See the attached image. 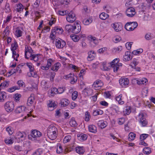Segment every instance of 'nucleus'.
Returning a JSON list of instances; mask_svg holds the SVG:
<instances>
[{"instance_id": "f257e3e1", "label": "nucleus", "mask_w": 155, "mask_h": 155, "mask_svg": "<svg viewBox=\"0 0 155 155\" xmlns=\"http://www.w3.org/2000/svg\"><path fill=\"white\" fill-rule=\"evenodd\" d=\"M58 130L56 127L51 125L48 127L47 134L48 137L51 140L55 139L57 136Z\"/></svg>"}, {"instance_id": "f03ea898", "label": "nucleus", "mask_w": 155, "mask_h": 155, "mask_svg": "<svg viewBox=\"0 0 155 155\" xmlns=\"http://www.w3.org/2000/svg\"><path fill=\"white\" fill-rule=\"evenodd\" d=\"M119 58H116L114 59L110 63V65L113 68L114 72H117L120 67L122 66V64L119 63Z\"/></svg>"}, {"instance_id": "7ed1b4c3", "label": "nucleus", "mask_w": 155, "mask_h": 155, "mask_svg": "<svg viewBox=\"0 0 155 155\" xmlns=\"http://www.w3.org/2000/svg\"><path fill=\"white\" fill-rule=\"evenodd\" d=\"M138 26L137 22H127L125 25V28L127 31H132Z\"/></svg>"}, {"instance_id": "20e7f679", "label": "nucleus", "mask_w": 155, "mask_h": 155, "mask_svg": "<svg viewBox=\"0 0 155 155\" xmlns=\"http://www.w3.org/2000/svg\"><path fill=\"white\" fill-rule=\"evenodd\" d=\"M15 105L13 102L8 101L5 104L4 107L5 110L8 112H10L14 109Z\"/></svg>"}, {"instance_id": "39448f33", "label": "nucleus", "mask_w": 155, "mask_h": 155, "mask_svg": "<svg viewBox=\"0 0 155 155\" xmlns=\"http://www.w3.org/2000/svg\"><path fill=\"white\" fill-rule=\"evenodd\" d=\"M41 135L40 132L36 130H32L31 132V134L28 136L29 139L32 140V138L39 137Z\"/></svg>"}, {"instance_id": "423d86ee", "label": "nucleus", "mask_w": 155, "mask_h": 155, "mask_svg": "<svg viewBox=\"0 0 155 155\" xmlns=\"http://www.w3.org/2000/svg\"><path fill=\"white\" fill-rule=\"evenodd\" d=\"M65 42L61 39H56L55 41V46L58 48H62L66 45Z\"/></svg>"}, {"instance_id": "0eeeda50", "label": "nucleus", "mask_w": 155, "mask_h": 155, "mask_svg": "<svg viewBox=\"0 0 155 155\" xmlns=\"http://www.w3.org/2000/svg\"><path fill=\"white\" fill-rule=\"evenodd\" d=\"M76 18L75 14L72 11H71L66 17L67 21L70 23L73 22L76 20Z\"/></svg>"}, {"instance_id": "6e6552de", "label": "nucleus", "mask_w": 155, "mask_h": 155, "mask_svg": "<svg viewBox=\"0 0 155 155\" xmlns=\"http://www.w3.org/2000/svg\"><path fill=\"white\" fill-rule=\"evenodd\" d=\"M138 116L140 118V122L143 127L146 126L148 122L146 119L144 118L143 113H141L139 114Z\"/></svg>"}, {"instance_id": "1a4fd4ad", "label": "nucleus", "mask_w": 155, "mask_h": 155, "mask_svg": "<svg viewBox=\"0 0 155 155\" xmlns=\"http://www.w3.org/2000/svg\"><path fill=\"white\" fill-rule=\"evenodd\" d=\"M111 26L116 32L120 31L122 28V24L120 22H115L111 24Z\"/></svg>"}, {"instance_id": "9d476101", "label": "nucleus", "mask_w": 155, "mask_h": 155, "mask_svg": "<svg viewBox=\"0 0 155 155\" xmlns=\"http://www.w3.org/2000/svg\"><path fill=\"white\" fill-rule=\"evenodd\" d=\"M126 12L127 16L130 17H133L136 14L135 9L133 8H128L127 9Z\"/></svg>"}, {"instance_id": "9b49d317", "label": "nucleus", "mask_w": 155, "mask_h": 155, "mask_svg": "<svg viewBox=\"0 0 155 155\" xmlns=\"http://www.w3.org/2000/svg\"><path fill=\"white\" fill-rule=\"evenodd\" d=\"M53 61L52 59L49 58L47 61V64L46 66H42L41 67V69L43 70H48L49 67H51L52 63Z\"/></svg>"}, {"instance_id": "f8f14e48", "label": "nucleus", "mask_w": 155, "mask_h": 155, "mask_svg": "<svg viewBox=\"0 0 155 155\" xmlns=\"http://www.w3.org/2000/svg\"><path fill=\"white\" fill-rule=\"evenodd\" d=\"M119 81L120 84L123 87L129 84V81L127 78H121Z\"/></svg>"}, {"instance_id": "ddd939ff", "label": "nucleus", "mask_w": 155, "mask_h": 155, "mask_svg": "<svg viewBox=\"0 0 155 155\" xmlns=\"http://www.w3.org/2000/svg\"><path fill=\"white\" fill-rule=\"evenodd\" d=\"M26 134L24 132L19 131L16 133V135L18 139L24 140L26 137Z\"/></svg>"}, {"instance_id": "4468645a", "label": "nucleus", "mask_w": 155, "mask_h": 155, "mask_svg": "<svg viewBox=\"0 0 155 155\" xmlns=\"http://www.w3.org/2000/svg\"><path fill=\"white\" fill-rule=\"evenodd\" d=\"M71 38L72 40L74 42H77L78 41L80 38H84L85 37V35H81L79 36H78L76 35H71Z\"/></svg>"}, {"instance_id": "2eb2a0df", "label": "nucleus", "mask_w": 155, "mask_h": 155, "mask_svg": "<svg viewBox=\"0 0 155 155\" xmlns=\"http://www.w3.org/2000/svg\"><path fill=\"white\" fill-rule=\"evenodd\" d=\"M82 92L86 96H90L92 94L93 90L87 87L83 90Z\"/></svg>"}, {"instance_id": "dca6fc26", "label": "nucleus", "mask_w": 155, "mask_h": 155, "mask_svg": "<svg viewBox=\"0 0 155 155\" xmlns=\"http://www.w3.org/2000/svg\"><path fill=\"white\" fill-rule=\"evenodd\" d=\"M81 31V26L80 25H78L77 26L74 25L73 26L72 33L77 34L79 33Z\"/></svg>"}, {"instance_id": "f3484780", "label": "nucleus", "mask_w": 155, "mask_h": 155, "mask_svg": "<svg viewBox=\"0 0 155 155\" xmlns=\"http://www.w3.org/2000/svg\"><path fill=\"white\" fill-rule=\"evenodd\" d=\"M132 57L130 55V53L129 51H126L123 56V60L125 61H127L130 60Z\"/></svg>"}, {"instance_id": "a211bd4d", "label": "nucleus", "mask_w": 155, "mask_h": 155, "mask_svg": "<svg viewBox=\"0 0 155 155\" xmlns=\"http://www.w3.org/2000/svg\"><path fill=\"white\" fill-rule=\"evenodd\" d=\"M56 105V104L54 103V101H49L48 104V110L50 111L53 110L55 108Z\"/></svg>"}, {"instance_id": "6ab92c4d", "label": "nucleus", "mask_w": 155, "mask_h": 155, "mask_svg": "<svg viewBox=\"0 0 155 155\" xmlns=\"http://www.w3.org/2000/svg\"><path fill=\"white\" fill-rule=\"evenodd\" d=\"M22 28L21 27H18L16 28L15 34L17 37H19L22 36Z\"/></svg>"}, {"instance_id": "aec40b11", "label": "nucleus", "mask_w": 155, "mask_h": 155, "mask_svg": "<svg viewBox=\"0 0 155 155\" xmlns=\"http://www.w3.org/2000/svg\"><path fill=\"white\" fill-rule=\"evenodd\" d=\"M90 41L91 44L92 45L94 44L93 46H96L97 45L98 43V40L95 37L91 36L90 37Z\"/></svg>"}, {"instance_id": "412c9836", "label": "nucleus", "mask_w": 155, "mask_h": 155, "mask_svg": "<svg viewBox=\"0 0 155 155\" xmlns=\"http://www.w3.org/2000/svg\"><path fill=\"white\" fill-rule=\"evenodd\" d=\"M26 108L24 106H19L15 109V111L16 113H20L25 110Z\"/></svg>"}, {"instance_id": "4be33fe9", "label": "nucleus", "mask_w": 155, "mask_h": 155, "mask_svg": "<svg viewBox=\"0 0 155 155\" xmlns=\"http://www.w3.org/2000/svg\"><path fill=\"white\" fill-rule=\"evenodd\" d=\"M88 56L87 58L88 61H91L93 60L94 58V56L93 54H95L94 52V51H91L88 53Z\"/></svg>"}, {"instance_id": "5701e85b", "label": "nucleus", "mask_w": 155, "mask_h": 155, "mask_svg": "<svg viewBox=\"0 0 155 155\" xmlns=\"http://www.w3.org/2000/svg\"><path fill=\"white\" fill-rule=\"evenodd\" d=\"M35 100L34 95L33 94H31L30 96L28 98V99L27 104L28 106H31V104H33L34 101Z\"/></svg>"}, {"instance_id": "b1692460", "label": "nucleus", "mask_w": 155, "mask_h": 155, "mask_svg": "<svg viewBox=\"0 0 155 155\" xmlns=\"http://www.w3.org/2000/svg\"><path fill=\"white\" fill-rule=\"evenodd\" d=\"M89 131L91 133H96L97 132L96 127L94 125H90L88 126Z\"/></svg>"}, {"instance_id": "393cba45", "label": "nucleus", "mask_w": 155, "mask_h": 155, "mask_svg": "<svg viewBox=\"0 0 155 155\" xmlns=\"http://www.w3.org/2000/svg\"><path fill=\"white\" fill-rule=\"evenodd\" d=\"M77 137L78 140L81 141H83L87 139V136L86 134H82L79 135L78 134Z\"/></svg>"}, {"instance_id": "a878e982", "label": "nucleus", "mask_w": 155, "mask_h": 155, "mask_svg": "<svg viewBox=\"0 0 155 155\" xmlns=\"http://www.w3.org/2000/svg\"><path fill=\"white\" fill-rule=\"evenodd\" d=\"M98 126L101 128H104L107 125V122L106 121H99L98 122Z\"/></svg>"}, {"instance_id": "bb28decb", "label": "nucleus", "mask_w": 155, "mask_h": 155, "mask_svg": "<svg viewBox=\"0 0 155 155\" xmlns=\"http://www.w3.org/2000/svg\"><path fill=\"white\" fill-rule=\"evenodd\" d=\"M76 151L79 154H83L85 151L84 147L80 146H78L76 148Z\"/></svg>"}, {"instance_id": "cd10ccee", "label": "nucleus", "mask_w": 155, "mask_h": 155, "mask_svg": "<svg viewBox=\"0 0 155 155\" xmlns=\"http://www.w3.org/2000/svg\"><path fill=\"white\" fill-rule=\"evenodd\" d=\"M34 52L31 48L30 47H25V55L26 57L27 53L33 54Z\"/></svg>"}, {"instance_id": "c85d7f7f", "label": "nucleus", "mask_w": 155, "mask_h": 155, "mask_svg": "<svg viewBox=\"0 0 155 155\" xmlns=\"http://www.w3.org/2000/svg\"><path fill=\"white\" fill-rule=\"evenodd\" d=\"M69 102V100L67 99H63L61 101V105L62 107H65L67 106Z\"/></svg>"}, {"instance_id": "c756f323", "label": "nucleus", "mask_w": 155, "mask_h": 155, "mask_svg": "<svg viewBox=\"0 0 155 155\" xmlns=\"http://www.w3.org/2000/svg\"><path fill=\"white\" fill-rule=\"evenodd\" d=\"M131 111V107L130 106H127L125 107L124 110V114L125 115H128Z\"/></svg>"}, {"instance_id": "7c9ffc66", "label": "nucleus", "mask_w": 155, "mask_h": 155, "mask_svg": "<svg viewBox=\"0 0 155 155\" xmlns=\"http://www.w3.org/2000/svg\"><path fill=\"white\" fill-rule=\"evenodd\" d=\"M5 130L9 135H12L14 132L13 129L11 126H9L6 127Z\"/></svg>"}, {"instance_id": "2f4dec72", "label": "nucleus", "mask_w": 155, "mask_h": 155, "mask_svg": "<svg viewBox=\"0 0 155 155\" xmlns=\"http://www.w3.org/2000/svg\"><path fill=\"white\" fill-rule=\"evenodd\" d=\"M122 94H121L116 97V100L117 101L118 103L120 104H123L124 103V101H122Z\"/></svg>"}, {"instance_id": "473e14b6", "label": "nucleus", "mask_w": 155, "mask_h": 155, "mask_svg": "<svg viewBox=\"0 0 155 155\" xmlns=\"http://www.w3.org/2000/svg\"><path fill=\"white\" fill-rule=\"evenodd\" d=\"M61 64L60 63H56L51 68V69L53 71H57L59 68L61 67Z\"/></svg>"}, {"instance_id": "72a5a7b5", "label": "nucleus", "mask_w": 155, "mask_h": 155, "mask_svg": "<svg viewBox=\"0 0 155 155\" xmlns=\"http://www.w3.org/2000/svg\"><path fill=\"white\" fill-rule=\"evenodd\" d=\"M17 8L16 10L18 12L21 13V12H22L24 9V7L23 5L21 3H19L16 5Z\"/></svg>"}, {"instance_id": "f704fd0d", "label": "nucleus", "mask_w": 155, "mask_h": 155, "mask_svg": "<svg viewBox=\"0 0 155 155\" xmlns=\"http://www.w3.org/2000/svg\"><path fill=\"white\" fill-rule=\"evenodd\" d=\"M69 124L72 127H75L77 125V124L74 118H72L71 119L69 122Z\"/></svg>"}, {"instance_id": "c9c22d12", "label": "nucleus", "mask_w": 155, "mask_h": 155, "mask_svg": "<svg viewBox=\"0 0 155 155\" xmlns=\"http://www.w3.org/2000/svg\"><path fill=\"white\" fill-rule=\"evenodd\" d=\"M147 82V79L146 78H143L140 80H137V83L139 85L144 84Z\"/></svg>"}, {"instance_id": "e433bc0d", "label": "nucleus", "mask_w": 155, "mask_h": 155, "mask_svg": "<svg viewBox=\"0 0 155 155\" xmlns=\"http://www.w3.org/2000/svg\"><path fill=\"white\" fill-rule=\"evenodd\" d=\"M103 113L102 110L100 109H97L94 111L93 115L94 116H96L99 114H102Z\"/></svg>"}, {"instance_id": "4c0bfd02", "label": "nucleus", "mask_w": 155, "mask_h": 155, "mask_svg": "<svg viewBox=\"0 0 155 155\" xmlns=\"http://www.w3.org/2000/svg\"><path fill=\"white\" fill-rule=\"evenodd\" d=\"M73 26L71 25H68L65 26V29L68 32H71L72 31Z\"/></svg>"}, {"instance_id": "58836bf2", "label": "nucleus", "mask_w": 155, "mask_h": 155, "mask_svg": "<svg viewBox=\"0 0 155 155\" xmlns=\"http://www.w3.org/2000/svg\"><path fill=\"white\" fill-rule=\"evenodd\" d=\"M17 84L18 85V87H19V89H20V87H25V84L22 80H20L18 81L17 82Z\"/></svg>"}, {"instance_id": "ea45409f", "label": "nucleus", "mask_w": 155, "mask_h": 155, "mask_svg": "<svg viewBox=\"0 0 155 155\" xmlns=\"http://www.w3.org/2000/svg\"><path fill=\"white\" fill-rule=\"evenodd\" d=\"M109 16V15L107 14L102 12L99 15L100 18L102 20H105Z\"/></svg>"}, {"instance_id": "a19ab883", "label": "nucleus", "mask_w": 155, "mask_h": 155, "mask_svg": "<svg viewBox=\"0 0 155 155\" xmlns=\"http://www.w3.org/2000/svg\"><path fill=\"white\" fill-rule=\"evenodd\" d=\"M19 87L17 86H15L12 87L8 89L7 91L10 92H12L16 90H19Z\"/></svg>"}, {"instance_id": "79ce46f5", "label": "nucleus", "mask_w": 155, "mask_h": 155, "mask_svg": "<svg viewBox=\"0 0 155 155\" xmlns=\"http://www.w3.org/2000/svg\"><path fill=\"white\" fill-rule=\"evenodd\" d=\"M18 47L17 42L12 43L11 45V49L12 51H15L16 50Z\"/></svg>"}, {"instance_id": "37998d69", "label": "nucleus", "mask_w": 155, "mask_h": 155, "mask_svg": "<svg viewBox=\"0 0 155 155\" xmlns=\"http://www.w3.org/2000/svg\"><path fill=\"white\" fill-rule=\"evenodd\" d=\"M12 19V16L11 15H8L6 18L5 20L4 21V23L5 24H7L8 23L11 21Z\"/></svg>"}, {"instance_id": "c03bdc74", "label": "nucleus", "mask_w": 155, "mask_h": 155, "mask_svg": "<svg viewBox=\"0 0 155 155\" xmlns=\"http://www.w3.org/2000/svg\"><path fill=\"white\" fill-rule=\"evenodd\" d=\"M137 59L136 58H134L131 64H132L133 65L131 64L130 65L132 67V68H134L137 65L138 62L137 61Z\"/></svg>"}, {"instance_id": "a18cd8bd", "label": "nucleus", "mask_w": 155, "mask_h": 155, "mask_svg": "<svg viewBox=\"0 0 155 155\" xmlns=\"http://www.w3.org/2000/svg\"><path fill=\"white\" fill-rule=\"evenodd\" d=\"M39 54H33L32 57L30 58L31 60H34L35 61H37L38 60V56Z\"/></svg>"}, {"instance_id": "49530a36", "label": "nucleus", "mask_w": 155, "mask_h": 155, "mask_svg": "<svg viewBox=\"0 0 155 155\" xmlns=\"http://www.w3.org/2000/svg\"><path fill=\"white\" fill-rule=\"evenodd\" d=\"M143 152L144 154H149L151 153V151L149 147H146L143 149Z\"/></svg>"}, {"instance_id": "de8ad7c7", "label": "nucleus", "mask_w": 155, "mask_h": 155, "mask_svg": "<svg viewBox=\"0 0 155 155\" xmlns=\"http://www.w3.org/2000/svg\"><path fill=\"white\" fill-rule=\"evenodd\" d=\"M26 65L29 69L30 72H32L34 70V66L32 64L30 63H27Z\"/></svg>"}, {"instance_id": "09e8293b", "label": "nucleus", "mask_w": 155, "mask_h": 155, "mask_svg": "<svg viewBox=\"0 0 155 155\" xmlns=\"http://www.w3.org/2000/svg\"><path fill=\"white\" fill-rule=\"evenodd\" d=\"M51 30L55 31V32L56 33L58 32L59 33H61L62 32V28H59L58 27H54V29Z\"/></svg>"}, {"instance_id": "8fccbe9b", "label": "nucleus", "mask_w": 155, "mask_h": 155, "mask_svg": "<svg viewBox=\"0 0 155 155\" xmlns=\"http://www.w3.org/2000/svg\"><path fill=\"white\" fill-rule=\"evenodd\" d=\"M112 108L113 110L117 113L120 112V108L119 107L113 104L112 105Z\"/></svg>"}, {"instance_id": "3c124183", "label": "nucleus", "mask_w": 155, "mask_h": 155, "mask_svg": "<svg viewBox=\"0 0 155 155\" xmlns=\"http://www.w3.org/2000/svg\"><path fill=\"white\" fill-rule=\"evenodd\" d=\"M56 33L55 32V31L54 30H51V33L50 36V38L52 40H54V39L55 37V34Z\"/></svg>"}, {"instance_id": "603ef678", "label": "nucleus", "mask_w": 155, "mask_h": 155, "mask_svg": "<svg viewBox=\"0 0 155 155\" xmlns=\"http://www.w3.org/2000/svg\"><path fill=\"white\" fill-rule=\"evenodd\" d=\"M71 139V137L70 135H67L65 136L63 140V142L64 143H66L69 142Z\"/></svg>"}, {"instance_id": "864d4df0", "label": "nucleus", "mask_w": 155, "mask_h": 155, "mask_svg": "<svg viewBox=\"0 0 155 155\" xmlns=\"http://www.w3.org/2000/svg\"><path fill=\"white\" fill-rule=\"evenodd\" d=\"M143 52V50L142 49H140L136 50H134L133 51L132 53L134 55H137Z\"/></svg>"}, {"instance_id": "5fc2aeb1", "label": "nucleus", "mask_w": 155, "mask_h": 155, "mask_svg": "<svg viewBox=\"0 0 155 155\" xmlns=\"http://www.w3.org/2000/svg\"><path fill=\"white\" fill-rule=\"evenodd\" d=\"M74 74H73L70 73L69 74L65 75L64 76V78L66 79H71L72 77H74Z\"/></svg>"}, {"instance_id": "6e6d98bb", "label": "nucleus", "mask_w": 155, "mask_h": 155, "mask_svg": "<svg viewBox=\"0 0 155 155\" xmlns=\"http://www.w3.org/2000/svg\"><path fill=\"white\" fill-rule=\"evenodd\" d=\"M65 90V87H60L58 89V94H61Z\"/></svg>"}, {"instance_id": "4d7b16f0", "label": "nucleus", "mask_w": 155, "mask_h": 155, "mask_svg": "<svg viewBox=\"0 0 155 155\" xmlns=\"http://www.w3.org/2000/svg\"><path fill=\"white\" fill-rule=\"evenodd\" d=\"M9 82L5 81L2 84L0 85V88L2 87H7L8 86Z\"/></svg>"}, {"instance_id": "13d9d810", "label": "nucleus", "mask_w": 155, "mask_h": 155, "mask_svg": "<svg viewBox=\"0 0 155 155\" xmlns=\"http://www.w3.org/2000/svg\"><path fill=\"white\" fill-rule=\"evenodd\" d=\"M42 153V151L41 149H38L36 150L32 155H40Z\"/></svg>"}, {"instance_id": "bf43d9fd", "label": "nucleus", "mask_w": 155, "mask_h": 155, "mask_svg": "<svg viewBox=\"0 0 155 155\" xmlns=\"http://www.w3.org/2000/svg\"><path fill=\"white\" fill-rule=\"evenodd\" d=\"M122 50V47L121 46H119L117 48H114V51L116 52H119Z\"/></svg>"}, {"instance_id": "052dcab7", "label": "nucleus", "mask_w": 155, "mask_h": 155, "mask_svg": "<svg viewBox=\"0 0 155 155\" xmlns=\"http://www.w3.org/2000/svg\"><path fill=\"white\" fill-rule=\"evenodd\" d=\"M148 136L147 134H143L140 135V139L141 140H143L145 139Z\"/></svg>"}, {"instance_id": "680f3d73", "label": "nucleus", "mask_w": 155, "mask_h": 155, "mask_svg": "<svg viewBox=\"0 0 155 155\" xmlns=\"http://www.w3.org/2000/svg\"><path fill=\"white\" fill-rule=\"evenodd\" d=\"M85 120L88 121L90 120V114L88 111H87L85 113Z\"/></svg>"}, {"instance_id": "e2e57ef3", "label": "nucleus", "mask_w": 155, "mask_h": 155, "mask_svg": "<svg viewBox=\"0 0 155 155\" xmlns=\"http://www.w3.org/2000/svg\"><path fill=\"white\" fill-rule=\"evenodd\" d=\"M92 21V20L91 19L87 20L85 19L83 20V22L84 25H87L91 23Z\"/></svg>"}, {"instance_id": "0e129e2a", "label": "nucleus", "mask_w": 155, "mask_h": 155, "mask_svg": "<svg viewBox=\"0 0 155 155\" xmlns=\"http://www.w3.org/2000/svg\"><path fill=\"white\" fill-rule=\"evenodd\" d=\"M71 80L70 82L72 84H74L76 83L77 81V78L76 76L74 75V77H72L71 79Z\"/></svg>"}, {"instance_id": "69168bd1", "label": "nucleus", "mask_w": 155, "mask_h": 155, "mask_svg": "<svg viewBox=\"0 0 155 155\" xmlns=\"http://www.w3.org/2000/svg\"><path fill=\"white\" fill-rule=\"evenodd\" d=\"M5 142L7 144H12L13 143V141L10 138L6 139L5 140Z\"/></svg>"}, {"instance_id": "338daca9", "label": "nucleus", "mask_w": 155, "mask_h": 155, "mask_svg": "<svg viewBox=\"0 0 155 155\" xmlns=\"http://www.w3.org/2000/svg\"><path fill=\"white\" fill-rule=\"evenodd\" d=\"M63 151L62 147L60 145H58V147L57 149V153H61Z\"/></svg>"}, {"instance_id": "774afa93", "label": "nucleus", "mask_w": 155, "mask_h": 155, "mask_svg": "<svg viewBox=\"0 0 155 155\" xmlns=\"http://www.w3.org/2000/svg\"><path fill=\"white\" fill-rule=\"evenodd\" d=\"M78 96V92L76 91H74L72 95V98L73 100H75Z\"/></svg>"}]
</instances>
